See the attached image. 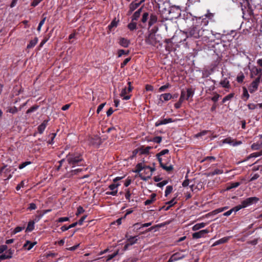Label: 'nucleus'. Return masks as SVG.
<instances>
[{"mask_svg": "<svg viewBox=\"0 0 262 262\" xmlns=\"http://www.w3.org/2000/svg\"><path fill=\"white\" fill-rule=\"evenodd\" d=\"M84 212V209L83 208V207L81 206H79L78 208H77V212L76 213V215L77 216H78L80 214H82V213H83Z\"/></svg>", "mask_w": 262, "mask_h": 262, "instance_id": "obj_64", "label": "nucleus"}, {"mask_svg": "<svg viewBox=\"0 0 262 262\" xmlns=\"http://www.w3.org/2000/svg\"><path fill=\"white\" fill-rule=\"evenodd\" d=\"M258 85L254 82H252L249 86V91L250 93H253L256 92L258 89Z\"/></svg>", "mask_w": 262, "mask_h": 262, "instance_id": "obj_31", "label": "nucleus"}, {"mask_svg": "<svg viewBox=\"0 0 262 262\" xmlns=\"http://www.w3.org/2000/svg\"><path fill=\"white\" fill-rule=\"evenodd\" d=\"M156 194L155 193H152L150 195V198L149 199L146 200L144 204L145 205H149L154 203L156 201Z\"/></svg>", "mask_w": 262, "mask_h": 262, "instance_id": "obj_28", "label": "nucleus"}, {"mask_svg": "<svg viewBox=\"0 0 262 262\" xmlns=\"http://www.w3.org/2000/svg\"><path fill=\"white\" fill-rule=\"evenodd\" d=\"M57 134L56 133H52L50 135L51 136V139L49 140V141L48 142V143L49 144H53L54 143V138H55Z\"/></svg>", "mask_w": 262, "mask_h": 262, "instance_id": "obj_59", "label": "nucleus"}, {"mask_svg": "<svg viewBox=\"0 0 262 262\" xmlns=\"http://www.w3.org/2000/svg\"><path fill=\"white\" fill-rule=\"evenodd\" d=\"M160 166L162 167L164 170L166 171L167 172H170L173 169V167L172 165H169V166H167L166 164H164L162 161L161 163H159Z\"/></svg>", "mask_w": 262, "mask_h": 262, "instance_id": "obj_26", "label": "nucleus"}, {"mask_svg": "<svg viewBox=\"0 0 262 262\" xmlns=\"http://www.w3.org/2000/svg\"><path fill=\"white\" fill-rule=\"evenodd\" d=\"M185 256H186L185 255L182 254L180 252H176L170 256V257L168 259V262H173L174 261L180 260L185 258Z\"/></svg>", "mask_w": 262, "mask_h": 262, "instance_id": "obj_12", "label": "nucleus"}, {"mask_svg": "<svg viewBox=\"0 0 262 262\" xmlns=\"http://www.w3.org/2000/svg\"><path fill=\"white\" fill-rule=\"evenodd\" d=\"M243 93L241 95V98L244 101H247L250 97V95L248 93V90L245 86H243Z\"/></svg>", "mask_w": 262, "mask_h": 262, "instance_id": "obj_23", "label": "nucleus"}, {"mask_svg": "<svg viewBox=\"0 0 262 262\" xmlns=\"http://www.w3.org/2000/svg\"><path fill=\"white\" fill-rule=\"evenodd\" d=\"M173 189L172 186L168 185L166 187V190L165 191V195L167 196L169 194H170Z\"/></svg>", "mask_w": 262, "mask_h": 262, "instance_id": "obj_53", "label": "nucleus"}, {"mask_svg": "<svg viewBox=\"0 0 262 262\" xmlns=\"http://www.w3.org/2000/svg\"><path fill=\"white\" fill-rule=\"evenodd\" d=\"M247 200H248L249 205L257 203L259 200L258 198L255 196L248 198L247 199Z\"/></svg>", "mask_w": 262, "mask_h": 262, "instance_id": "obj_43", "label": "nucleus"}, {"mask_svg": "<svg viewBox=\"0 0 262 262\" xmlns=\"http://www.w3.org/2000/svg\"><path fill=\"white\" fill-rule=\"evenodd\" d=\"M151 148H152V147L151 146H146V147L142 146L141 147H140L139 150H140L141 154H148L149 152V150Z\"/></svg>", "mask_w": 262, "mask_h": 262, "instance_id": "obj_34", "label": "nucleus"}, {"mask_svg": "<svg viewBox=\"0 0 262 262\" xmlns=\"http://www.w3.org/2000/svg\"><path fill=\"white\" fill-rule=\"evenodd\" d=\"M173 45L171 42L169 43L167 42V44L165 46V50L169 53L172 51Z\"/></svg>", "mask_w": 262, "mask_h": 262, "instance_id": "obj_56", "label": "nucleus"}, {"mask_svg": "<svg viewBox=\"0 0 262 262\" xmlns=\"http://www.w3.org/2000/svg\"><path fill=\"white\" fill-rule=\"evenodd\" d=\"M120 185V183H112L110 185L108 188L111 191H107L106 194L116 196L118 192V187Z\"/></svg>", "mask_w": 262, "mask_h": 262, "instance_id": "obj_7", "label": "nucleus"}, {"mask_svg": "<svg viewBox=\"0 0 262 262\" xmlns=\"http://www.w3.org/2000/svg\"><path fill=\"white\" fill-rule=\"evenodd\" d=\"M248 206L250 205L248 203V200L246 199V200L243 201L240 205L236 206V210L239 211L240 209L243 208H245Z\"/></svg>", "mask_w": 262, "mask_h": 262, "instance_id": "obj_29", "label": "nucleus"}, {"mask_svg": "<svg viewBox=\"0 0 262 262\" xmlns=\"http://www.w3.org/2000/svg\"><path fill=\"white\" fill-rule=\"evenodd\" d=\"M127 28L131 31L136 30L137 28V25L135 21L131 20V22L127 25Z\"/></svg>", "mask_w": 262, "mask_h": 262, "instance_id": "obj_32", "label": "nucleus"}, {"mask_svg": "<svg viewBox=\"0 0 262 262\" xmlns=\"http://www.w3.org/2000/svg\"><path fill=\"white\" fill-rule=\"evenodd\" d=\"M187 38H191L192 39H199L200 41L203 43H208L209 41L210 34L215 35L213 33L212 31L207 29H203L201 26H198L195 24L189 28L187 31L185 32Z\"/></svg>", "mask_w": 262, "mask_h": 262, "instance_id": "obj_1", "label": "nucleus"}, {"mask_svg": "<svg viewBox=\"0 0 262 262\" xmlns=\"http://www.w3.org/2000/svg\"><path fill=\"white\" fill-rule=\"evenodd\" d=\"M125 196L126 200H127L129 202L130 201V197L131 196V192L130 191L129 188H128L125 190Z\"/></svg>", "mask_w": 262, "mask_h": 262, "instance_id": "obj_62", "label": "nucleus"}, {"mask_svg": "<svg viewBox=\"0 0 262 262\" xmlns=\"http://www.w3.org/2000/svg\"><path fill=\"white\" fill-rule=\"evenodd\" d=\"M172 99V95L170 93H164L160 96L159 100L163 102L164 101H167Z\"/></svg>", "mask_w": 262, "mask_h": 262, "instance_id": "obj_21", "label": "nucleus"}, {"mask_svg": "<svg viewBox=\"0 0 262 262\" xmlns=\"http://www.w3.org/2000/svg\"><path fill=\"white\" fill-rule=\"evenodd\" d=\"M194 94V89L190 88H188L186 91V99L188 100L190 97H193Z\"/></svg>", "mask_w": 262, "mask_h": 262, "instance_id": "obj_33", "label": "nucleus"}, {"mask_svg": "<svg viewBox=\"0 0 262 262\" xmlns=\"http://www.w3.org/2000/svg\"><path fill=\"white\" fill-rule=\"evenodd\" d=\"M149 16L150 14H149L148 12H144L142 15L140 23L138 24V26L141 28H145V26L143 25L145 24L147 22V20H149Z\"/></svg>", "mask_w": 262, "mask_h": 262, "instance_id": "obj_10", "label": "nucleus"}, {"mask_svg": "<svg viewBox=\"0 0 262 262\" xmlns=\"http://www.w3.org/2000/svg\"><path fill=\"white\" fill-rule=\"evenodd\" d=\"M222 142H223V143L229 144L233 146L239 145L242 143V141H236V140L232 139L231 137H228V138L223 140Z\"/></svg>", "mask_w": 262, "mask_h": 262, "instance_id": "obj_11", "label": "nucleus"}, {"mask_svg": "<svg viewBox=\"0 0 262 262\" xmlns=\"http://www.w3.org/2000/svg\"><path fill=\"white\" fill-rule=\"evenodd\" d=\"M247 200H248L249 205L257 203L259 200L258 198L255 196L248 198L247 199Z\"/></svg>", "mask_w": 262, "mask_h": 262, "instance_id": "obj_44", "label": "nucleus"}, {"mask_svg": "<svg viewBox=\"0 0 262 262\" xmlns=\"http://www.w3.org/2000/svg\"><path fill=\"white\" fill-rule=\"evenodd\" d=\"M171 85L169 83H167L165 85H162L158 89V92H162L166 91L167 89L170 88Z\"/></svg>", "mask_w": 262, "mask_h": 262, "instance_id": "obj_49", "label": "nucleus"}, {"mask_svg": "<svg viewBox=\"0 0 262 262\" xmlns=\"http://www.w3.org/2000/svg\"><path fill=\"white\" fill-rule=\"evenodd\" d=\"M150 141L157 143H160L162 141V137L160 136H156L154 137Z\"/></svg>", "mask_w": 262, "mask_h": 262, "instance_id": "obj_58", "label": "nucleus"}, {"mask_svg": "<svg viewBox=\"0 0 262 262\" xmlns=\"http://www.w3.org/2000/svg\"><path fill=\"white\" fill-rule=\"evenodd\" d=\"M38 108V105H33L32 107H31L30 108H29L27 111L26 113H27V114H29V113L33 112L35 111L36 110H37Z\"/></svg>", "mask_w": 262, "mask_h": 262, "instance_id": "obj_60", "label": "nucleus"}, {"mask_svg": "<svg viewBox=\"0 0 262 262\" xmlns=\"http://www.w3.org/2000/svg\"><path fill=\"white\" fill-rule=\"evenodd\" d=\"M238 211V210H236V206H235V207H233V208H232L231 209H230V210H229L227 211V212H225V213L223 214V215H224V216H229L230 215H231V214L233 212H237V211Z\"/></svg>", "mask_w": 262, "mask_h": 262, "instance_id": "obj_54", "label": "nucleus"}, {"mask_svg": "<svg viewBox=\"0 0 262 262\" xmlns=\"http://www.w3.org/2000/svg\"><path fill=\"white\" fill-rule=\"evenodd\" d=\"M209 232V230L207 229L200 230L199 232L193 233L192 235V238L194 239H198L201 237H204Z\"/></svg>", "mask_w": 262, "mask_h": 262, "instance_id": "obj_8", "label": "nucleus"}, {"mask_svg": "<svg viewBox=\"0 0 262 262\" xmlns=\"http://www.w3.org/2000/svg\"><path fill=\"white\" fill-rule=\"evenodd\" d=\"M208 132V130H204L200 133H198L196 135H195V137L199 138V137H202L203 136H205L207 134Z\"/></svg>", "mask_w": 262, "mask_h": 262, "instance_id": "obj_63", "label": "nucleus"}, {"mask_svg": "<svg viewBox=\"0 0 262 262\" xmlns=\"http://www.w3.org/2000/svg\"><path fill=\"white\" fill-rule=\"evenodd\" d=\"M234 96V93H232L226 96L222 100V103H224L227 101L231 100Z\"/></svg>", "mask_w": 262, "mask_h": 262, "instance_id": "obj_46", "label": "nucleus"}, {"mask_svg": "<svg viewBox=\"0 0 262 262\" xmlns=\"http://www.w3.org/2000/svg\"><path fill=\"white\" fill-rule=\"evenodd\" d=\"M173 122L172 118L164 119L163 120H159L155 123V126L158 127L161 125L166 124Z\"/></svg>", "mask_w": 262, "mask_h": 262, "instance_id": "obj_17", "label": "nucleus"}, {"mask_svg": "<svg viewBox=\"0 0 262 262\" xmlns=\"http://www.w3.org/2000/svg\"><path fill=\"white\" fill-rule=\"evenodd\" d=\"M243 3L240 2L241 4L242 9L243 10V7L246 9L248 8V13L251 15L253 14V10L251 7L250 6L249 0H243Z\"/></svg>", "mask_w": 262, "mask_h": 262, "instance_id": "obj_15", "label": "nucleus"}, {"mask_svg": "<svg viewBox=\"0 0 262 262\" xmlns=\"http://www.w3.org/2000/svg\"><path fill=\"white\" fill-rule=\"evenodd\" d=\"M119 40V45L124 48H127L130 44V40L125 38L120 37Z\"/></svg>", "mask_w": 262, "mask_h": 262, "instance_id": "obj_18", "label": "nucleus"}, {"mask_svg": "<svg viewBox=\"0 0 262 262\" xmlns=\"http://www.w3.org/2000/svg\"><path fill=\"white\" fill-rule=\"evenodd\" d=\"M241 185V183L238 182H232L230 183V186H229L227 188V189H231L232 188H235L238 187Z\"/></svg>", "mask_w": 262, "mask_h": 262, "instance_id": "obj_51", "label": "nucleus"}, {"mask_svg": "<svg viewBox=\"0 0 262 262\" xmlns=\"http://www.w3.org/2000/svg\"><path fill=\"white\" fill-rule=\"evenodd\" d=\"M158 21V16L155 13H151L148 21V29H149L151 26Z\"/></svg>", "mask_w": 262, "mask_h": 262, "instance_id": "obj_14", "label": "nucleus"}, {"mask_svg": "<svg viewBox=\"0 0 262 262\" xmlns=\"http://www.w3.org/2000/svg\"><path fill=\"white\" fill-rule=\"evenodd\" d=\"M66 161L71 168L76 166H84L85 162L83 154L78 151L70 152L66 156Z\"/></svg>", "mask_w": 262, "mask_h": 262, "instance_id": "obj_2", "label": "nucleus"}, {"mask_svg": "<svg viewBox=\"0 0 262 262\" xmlns=\"http://www.w3.org/2000/svg\"><path fill=\"white\" fill-rule=\"evenodd\" d=\"M34 224H35L34 222H33L32 220L28 222V224L27 227L26 229L25 232H31L32 231H33L34 229Z\"/></svg>", "mask_w": 262, "mask_h": 262, "instance_id": "obj_30", "label": "nucleus"}, {"mask_svg": "<svg viewBox=\"0 0 262 262\" xmlns=\"http://www.w3.org/2000/svg\"><path fill=\"white\" fill-rule=\"evenodd\" d=\"M36 244V242H31L29 241H27L24 244L23 248L27 250H31L33 247Z\"/></svg>", "mask_w": 262, "mask_h": 262, "instance_id": "obj_24", "label": "nucleus"}, {"mask_svg": "<svg viewBox=\"0 0 262 262\" xmlns=\"http://www.w3.org/2000/svg\"><path fill=\"white\" fill-rule=\"evenodd\" d=\"M38 38L37 37H35L34 39L30 40L29 43L27 45L28 49H31L33 48L37 43Z\"/></svg>", "mask_w": 262, "mask_h": 262, "instance_id": "obj_38", "label": "nucleus"}, {"mask_svg": "<svg viewBox=\"0 0 262 262\" xmlns=\"http://www.w3.org/2000/svg\"><path fill=\"white\" fill-rule=\"evenodd\" d=\"M118 26V21H116V18L113 19L111 24L108 26L107 28L109 31H111L113 28H116Z\"/></svg>", "mask_w": 262, "mask_h": 262, "instance_id": "obj_37", "label": "nucleus"}, {"mask_svg": "<svg viewBox=\"0 0 262 262\" xmlns=\"http://www.w3.org/2000/svg\"><path fill=\"white\" fill-rule=\"evenodd\" d=\"M230 237V236L224 237L214 242L212 245V247H214L220 244L226 243L228 242Z\"/></svg>", "mask_w": 262, "mask_h": 262, "instance_id": "obj_20", "label": "nucleus"}, {"mask_svg": "<svg viewBox=\"0 0 262 262\" xmlns=\"http://www.w3.org/2000/svg\"><path fill=\"white\" fill-rule=\"evenodd\" d=\"M260 156H262V150H260L259 152H253V153L250 154L248 156L247 159H251L252 158H256V157H258Z\"/></svg>", "mask_w": 262, "mask_h": 262, "instance_id": "obj_47", "label": "nucleus"}, {"mask_svg": "<svg viewBox=\"0 0 262 262\" xmlns=\"http://www.w3.org/2000/svg\"><path fill=\"white\" fill-rule=\"evenodd\" d=\"M129 53V51L128 50L125 51L123 49H120L118 51V57H121L123 55H128Z\"/></svg>", "mask_w": 262, "mask_h": 262, "instance_id": "obj_52", "label": "nucleus"}, {"mask_svg": "<svg viewBox=\"0 0 262 262\" xmlns=\"http://www.w3.org/2000/svg\"><path fill=\"white\" fill-rule=\"evenodd\" d=\"M185 95H186V92L184 90H182L180 98L179 100L180 101H181V102H183L184 101V100L185 99H186V97H185Z\"/></svg>", "mask_w": 262, "mask_h": 262, "instance_id": "obj_61", "label": "nucleus"}, {"mask_svg": "<svg viewBox=\"0 0 262 262\" xmlns=\"http://www.w3.org/2000/svg\"><path fill=\"white\" fill-rule=\"evenodd\" d=\"M127 84L128 85V88H124L122 89L121 96L123 97V99L124 100H129L130 98V95H126L127 93L130 92L133 89L132 86H131V82H128Z\"/></svg>", "mask_w": 262, "mask_h": 262, "instance_id": "obj_5", "label": "nucleus"}, {"mask_svg": "<svg viewBox=\"0 0 262 262\" xmlns=\"http://www.w3.org/2000/svg\"><path fill=\"white\" fill-rule=\"evenodd\" d=\"M142 11V8H140L138 10H137L136 12H135L131 17L132 20H133V21L138 20L141 15V13Z\"/></svg>", "mask_w": 262, "mask_h": 262, "instance_id": "obj_25", "label": "nucleus"}, {"mask_svg": "<svg viewBox=\"0 0 262 262\" xmlns=\"http://www.w3.org/2000/svg\"><path fill=\"white\" fill-rule=\"evenodd\" d=\"M228 208V206H225L224 207H221L217 208L212 211V213L214 214H217L219 213L222 212L226 210H227Z\"/></svg>", "mask_w": 262, "mask_h": 262, "instance_id": "obj_50", "label": "nucleus"}, {"mask_svg": "<svg viewBox=\"0 0 262 262\" xmlns=\"http://www.w3.org/2000/svg\"><path fill=\"white\" fill-rule=\"evenodd\" d=\"M206 225V224L205 223H198V224H196L195 225H194L192 227V229L193 231H196V230H199L201 228L205 227Z\"/></svg>", "mask_w": 262, "mask_h": 262, "instance_id": "obj_35", "label": "nucleus"}, {"mask_svg": "<svg viewBox=\"0 0 262 262\" xmlns=\"http://www.w3.org/2000/svg\"><path fill=\"white\" fill-rule=\"evenodd\" d=\"M213 14L211 13H208L206 15L202 17H196L195 24L201 26L203 29V27L206 26L209 23V20L212 19L213 17Z\"/></svg>", "mask_w": 262, "mask_h": 262, "instance_id": "obj_3", "label": "nucleus"}, {"mask_svg": "<svg viewBox=\"0 0 262 262\" xmlns=\"http://www.w3.org/2000/svg\"><path fill=\"white\" fill-rule=\"evenodd\" d=\"M145 0H141L138 2V0L133 2L129 6L128 13H132L135 10H136Z\"/></svg>", "mask_w": 262, "mask_h": 262, "instance_id": "obj_9", "label": "nucleus"}, {"mask_svg": "<svg viewBox=\"0 0 262 262\" xmlns=\"http://www.w3.org/2000/svg\"><path fill=\"white\" fill-rule=\"evenodd\" d=\"M118 254V251H117L114 252L113 253H112L111 254L108 255L106 257V261H108L109 260H111L112 259L114 258Z\"/></svg>", "mask_w": 262, "mask_h": 262, "instance_id": "obj_57", "label": "nucleus"}, {"mask_svg": "<svg viewBox=\"0 0 262 262\" xmlns=\"http://www.w3.org/2000/svg\"><path fill=\"white\" fill-rule=\"evenodd\" d=\"M37 213H39V214L35 215L34 219L32 220L33 222H34V223L38 222L43 216V214H41V211H38Z\"/></svg>", "mask_w": 262, "mask_h": 262, "instance_id": "obj_45", "label": "nucleus"}, {"mask_svg": "<svg viewBox=\"0 0 262 262\" xmlns=\"http://www.w3.org/2000/svg\"><path fill=\"white\" fill-rule=\"evenodd\" d=\"M245 78V76L243 73H241L239 74L236 77V81L238 83H242L243 82L244 79Z\"/></svg>", "mask_w": 262, "mask_h": 262, "instance_id": "obj_55", "label": "nucleus"}, {"mask_svg": "<svg viewBox=\"0 0 262 262\" xmlns=\"http://www.w3.org/2000/svg\"><path fill=\"white\" fill-rule=\"evenodd\" d=\"M223 172H224V171H223V169H215L213 171L209 172V173L208 174V176H213L216 175V174H222Z\"/></svg>", "mask_w": 262, "mask_h": 262, "instance_id": "obj_39", "label": "nucleus"}, {"mask_svg": "<svg viewBox=\"0 0 262 262\" xmlns=\"http://www.w3.org/2000/svg\"><path fill=\"white\" fill-rule=\"evenodd\" d=\"M262 147V142L254 143L251 145V149L252 150H258Z\"/></svg>", "mask_w": 262, "mask_h": 262, "instance_id": "obj_41", "label": "nucleus"}, {"mask_svg": "<svg viewBox=\"0 0 262 262\" xmlns=\"http://www.w3.org/2000/svg\"><path fill=\"white\" fill-rule=\"evenodd\" d=\"M252 72L255 75L261 76L262 74V69L254 67L252 69Z\"/></svg>", "mask_w": 262, "mask_h": 262, "instance_id": "obj_42", "label": "nucleus"}, {"mask_svg": "<svg viewBox=\"0 0 262 262\" xmlns=\"http://www.w3.org/2000/svg\"><path fill=\"white\" fill-rule=\"evenodd\" d=\"M169 152L168 149H164L161 151L160 152L156 154V156L158 159V161L159 163L162 161V156H164L165 154H168Z\"/></svg>", "mask_w": 262, "mask_h": 262, "instance_id": "obj_22", "label": "nucleus"}, {"mask_svg": "<svg viewBox=\"0 0 262 262\" xmlns=\"http://www.w3.org/2000/svg\"><path fill=\"white\" fill-rule=\"evenodd\" d=\"M137 237L138 236H128L127 234L125 235V237L127 238L126 242L128 243L130 246H132L137 243Z\"/></svg>", "mask_w": 262, "mask_h": 262, "instance_id": "obj_16", "label": "nucleus"}, {"mask_svg": "<svg viewBox=\"0 0 262 262\" xmlns=\"http://www.w3.org/2000/svg\"><path fill=\"white\" fill-rule=\"evenodd\" d=\"M89 142L90 144L96 147H98L102 143L101 139L97 136L92 137L89 139Z\"/></svg>", "mask_w": 262, "mask_h": 262, "instance_id": "obj_13", "label": "nucleus"}, {"mask_svg": "<svg viewBox=\"0 0 262 262\" xmlns=\"http://www.w3.org/2000/svg\"><path fill=\"white\" fill-rule=\"evenodd\" d=\"M152 32L150 33L145 38V42L146 43L152 46H155L157 43V39L156 35L154 34L155 31L152 30Z\"/></svg>", "mask_w": 262, "mask_h": 262, "instance_id": "obj_6", "label": "nucleus"}, {"mask_svg": "<svg viewBox=\"0 0 262 262\" xmlns=\"http://www.w3.org/2000/svg\"><path fill=\"white\" fill-rule=\"evenodd\" d=\"M12 257V253L11 252H6L0 255V260H3L6 259L11 258Z\"/></svg>", "mask_w": 262, "mask_h": 262, "instance_id": "obj_36", "label": "nucleus"}, {"mask_svg": "<svg viewBox=\"0 0 262 262\" xmlns=\"http://www.w3.org/2000/svg\"><path fill=\"white\" fill-rule=\"evenodd\" d=\"M220 84L224 88L230 89L231 86L229 80L227 78H225L223 80H221L220 82Z\"/></svg>", "mask_w": 262, "mask_h": 262, "instance_id": "obj_27", "label": "nucleus"}, {"mask_svg": "<svg viewBox=\"0 0 262 262\" xmlns=\"http://www.w3.org/2000/svg\"><path fill=\"white\" fill-rule=\"evenodd\" d=\"M143 165L142 163H140L137 164L136 166V170L134 171L135 172L139 173L141 171L144 169Z\"/></svg>", "mask_w": 262, "mask_h": 262, "instance_id": "obj_48", "label": "nucleus"}, {"mask_svg": "<svg viewBox=\"0 0 262 262\" xmlns=\"http://www.w3.org/2000/svg\"><path fill=\"white\" fill-rule=\"evenodd\" d=\"M176 203V202L175 201V198H173L170 201L166 202L165 204L166 205H168V206L166 207L165 211L168 210L170 209V208L172 207L173 205H174Z\"/></svg>", "mask_w": 262, "mask_h": 262, "instance_id": "obj_40", "label": "nucleus"}, {"mask_svg": "<svg viewBox=\"0 0 262 262\" xmlns=\"http://www.w3.org/2000/svg\"><path fill=\"white\" fill-rule=\"evenodd\" d=\"M227 47L225 41L221 40L219 42H216L213 46L214 51L217 55H219L224 52L227 50Z\"/></svg>", "mask_w": 262, "mask_h": 262, "instance_id": "obj_4", "label": "nucleus"}, {"mask_svg": "<svg viewBox=\"0 0 262 262\" xmlns=\"http://www.w3.org/2000/svg\"><path fill=\"white\" fill-rule=\"evenodd\" d=\"M49 120H45L37 127L38 132L41 134L44 132L45 128H46L48 122Z\"/></svg>", "mask_w": 262, "mask_h": 262, "instance_id": "obj_19", "label": "nucleus"}]
</instances>
